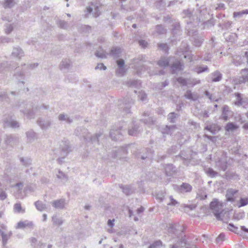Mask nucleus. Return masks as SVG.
Instances as JSON below:
<instances>
[{
  "label": "nucleus",
  "mask_w": 248,
  "mask_h": 248,
  "mask_svg": "<svg viewBox=\"0 0 248 248\" xmlns=\"http://www.w3.org/2000/svg\"><path fill=\"white\" fill-rule=\"evenodd\" d=\"M172 58H173L171 57H170L169 58L161 57L159 60L157 62V64L160 67H167L169 65V63L170 62L171 59Z\"/></svg>",
  "instance_id": "25"
},
{
  "label": "nucleus",
  "mask_w": 248,
  "mask_h": 248,
  "mask_svg": "<svg viewBox=\"0 0 248 248\" xmlns=\"http://www.w3.org/2000/svg\"><path fill=\"white\" fill-rule=\"evenodd\" d=\"M168 232L170 234H174L178 239L175 244L171 245L170 248H183L187 244L186 235L182 231H179L177 228V225L169 224Z\"/></svg>",
  "instance_id": "3"
},
{
  "label": "nucleus",
  "mask_w": 248,
  "mask_h": 248,
  "mask_svg": "<svg viewBox=\"0 0 248 248\" xmlns=\"http://www.w3.org/2000/svg\"><path fill=\"white\" fill-rule=\"evenodd\" d=\"M72 66V62L68 59L63 60L60 65L62 70L68 71Z\"/></svg>",
  "instance_id": "23"
},
{
  "label": "nucleus",
  "mask_w": 248,
  "mask_h": 248,
  "mask_svg": "<svg viewBox=\"0 0 248 248\" xmlns=\"http://www.w3.org/2000/svg\"><path fill=\"white\" fill-rule=\"evenodd\" d=\"M138 97L142 101H145L147 100V96L144 92L141 91L139 92Z\"/></svg>",
  "instance_id": "62"
},
{
  "label": "nucleus",
  "mask_w": 248,
  "mask_h": 248,
  "mask_svg": "<svg viewBox=\"0 0 248 248\" xmlns=\"http://www.w3.org/2000/svg\"><path fill=\"white\" fill-rule=\"evenodd\" d=\"M16 3L15 0H5L3 3V7L5 8H11L13 7Z\"/></svg>",
  "instance_id": "45"
},
{
  "label": "nucleus",
  "mask_w": 248,
  "mask_h": 248,
  "mask_svg": "<svg viewBox=\"0 0 248 248\" xmlns=\"http://www.w3.org/2000/svg\"><path fill=\"white\" fill-rule=\"evenodd\" d=\"M232 111L230 109L229 106L227 105L223 106L221 114L222 119L224 121H227L229 119V117L232 115Z\"/></svg>",
  "instance_id": "26"
},
{
  "label": "nucleus",
  "mask_w": 248,
  "mask_h": 248,
  "mask_svg": "<svg viewBox=\"0 0 248 248\" xmlns=\"http://www.w3.org/2000/svg\"><path fill=\"white\" fill-rule=\"evenodd\" d=\"M124 193L126 195H129L135 192V188L131 185L124 186L122 184L119 185Z\"/></svg>",
  "instance_id": "21"
},
{
  "label": "nucleus",
  "mask_w": 248,
  "mask_h": 248,
  "mask_svg": "<svg viewBox=\"0 0 248 248\" xmlns=\"http://www.w3.org/2000/svg\"><path fill=\"white\" fill-rule=\"evenodd\" d=\"M34 224L32 221L26 220L24 221H20L17 224L16 227V229H33Z\"/></svg>",
  "instance_id": "12"
},
{
  "label": "nucleus",
  "mask_w": 248,
  "mask_h": 248,
  "mask_svg": "<svg viewBox=\"0 0 248 248\" xmlns=\"http://www.w3.org/2000/svg\"><path fill=\"white\" fill-rule=\"evenodd\" d=\"M201 83V80L199 79L195 78H188V85L194 86L196 85L199 84Z\"/></svg>",
  "instance_id": "48"
},
{
  "label": "nucleus",
  "mask_w": 248,
  "mask_h": 248,
  "mask_svg": "<svg viewBox=\"0 0 248 248\" xmlns=\"http://www.w3.org/2000/svg\"><path fill=\"white\" fill-rule=\"evenodd\" d=\"M178 117V115L175 112H171L168 115V121L171 123H174L176 122V118Z\"/></svg>",
  "instance_id": "44"
},
{
  "label": "nucleus",
  "mask_w": 248,
  "mask_h": 248,
  "mask_svg": "<svg viewBox=\"0 0 248 248\" xmlns=\"http://www.w3.org/2000/svg\"><path fill=\"white\" fill-rule=\"evenodd\" d=\"M248 81V69H244L241 71V75L237 79L239 84L245 83Z\"/></svg>",
  "instance_id": "15"
},
{
  "label": "nucleus",
  "mask_w": 248,
  "mask_h": 248,
  "mask_svg": "<svg viewBox=\"0 0 248 248\" xmlns=\"http://www.w3.org/2000/svg\"><path fill=\"white\" fill-rule=\"evenodd\" d=\"M211 77V81L213 82H216L220 81L222 78V74L218 71L216 70L210 74Z\"/></svg>",
  "instance_id": "27"
},
{
  "label": "nucleus",
  "mask_w": 248,
  "mask_h": 248,
  "mask_svg": "<svg viewBox=\"0 0 248 248\" xmlns=\"http://www.w3.org/2000/svg\"><path fill=\"white\" fill-rule=\"evenodd\" d=\"M210 208L213 211L216 218L218 220H222L221 215L222 214V206L219 204L217 200L214 199L210 204Z\"/></svg>",
  "instance_id": "8"
},
{
  "label": "nucleus",
  "mask_w": 248,
  "mask_h": 248,
  "mask_svg": "<svg viewBox=\"0 0 248 248\" xmlns=\"http://www.w3.org/2000/svg\"><path fill=\"white\" fill-rule=\"evenodd\" d=\"M37 124L41 129L46 130L51 126L52 124V121L50 119L39 118L37 121Z\"/></svg>",
  "instance_id": "11"
},
{
  "label": "nucleus",
  "mask_w": 248,
  "mask_h": 248,
  "mask_svg": "<svg viewBox=\"0 0 248 248\" xmlns=\"http://www.w3.org/2000/svg\"><path fill=\"white\" fill-rule=\"evenodd\" d=\"M217 165L219 168L220 170L223 171H225L227 169V163L226 161L219 160L217 163Z\"/></svg>",
  "instance_id": "50"
},
{
  "label": "nucleus",
  "mask_w": 248,
  "mask_h": 248,
  "mask_svg": "<svg viewBox=\"0 0 248 248\" xmlns=\"http://www.w3.org/2000/svg\"><path fill=\"white\" fill-rule=\"evenodd\" d=\"M182 15L183 18L189 19V20H186L188 24L193 22L198 24L203 21L207 18L209 13L205 5H203L199 7V5L197 4L196 9L195 11L191 12L188 9L184 10Z\"/></svg>",
  "instance_id": "1"
},
{
  "label": "nucleus",
  "mask_w": 248,
  "mask_h": 248,
  "mask_svg": "<svg viewBox=\"0 0 248 248\" xmlns=\"http://www.w3.org/2000/svg\"><path fill=\"white\" fill-rule=\"evenodd\" d=\"M12 234V233L11 232H10L7 233H2V235L1 236V237H2V244L3 245H5L7 244L8 240L10 238Z\"/></svg>",
  "instance_id": "43"
},
{
  "label": "nucleus",
  "mask_w": 248,
  "mask_h": 248,
  "mask_svg": "<svg viewBox=\"0 0 248 248\" xmlns=\"http://www.w3.org/2000/svg\"><path fill=\"white\" fill-rule=\"evenodd\" d=\"M52 220L53 224L55 225L60 226L62 225L63 223L62 219L61 218L58 217L56 215H54L52 217Z\"/></svg>",
  "instance_id": "46"
},
{
  "label": "nucleus",
  "mask_w": 248,
  "mask_h": 248,
  "mask_svg": "<svg viewBox=\"0 0 248 248\" xmlns=\"http://www.w3.org/2000/svg\"><path fill=\"white\" fill-rule=\"evenodd\" d=\"M172 31L174 34H177L180 31V25L178 21L174 20L172 25Z\"/></svg>",
  "instance_id": "35"
},
{
  "label": "nucleus",
  "mask_w": 248,
  "mask_h": 248,
  "mask_svg": "<svg viewBox=\"0 0 248 248\" xmlns=\"http://www.w3.org/2000/svg\"><path fill=\"white\" fill-rule=\"evenodd\" d=\"M192 189V186L188 183H183L178 186L177 190L181 193L190 192Z\"/></svg>",
  "instance_id": "18"
},
{
  "label": "nucleus",
  "mask_w": 248,
  "mask_h": 248,
  "mask_svg": "<svg viewBox=\"0 0 248 248\" xmlns=\"http://www.w3.org/2000/svg\"><path fill=\"white\" fill-rule=\"evenodd\" d=\"M238 191L232 188H230L227 191V199L229 201H232V197L237 193Z\"/></svg>",
  "instance_id": "34"
},
{
  "label": "nucleus",
  "mask_w": 248,
  "mask_h": 248,
  "mask_svg": "<svg viewBox=\"0 0 248 248\" xmlns=\"http://www.w3.org/2000/svg\"><path fill=\"white\" fill-rule=\"evenodd\" d=\"M194 71L199 74L203 72L208 73L209 72V69L207 66H197L194 69Z\"/></svg>",
  "instance_id": "36"
},
{
  "label": "nucleus",
  "mask_w": 248,
  "mask_h": 248,
  "mask_svg": "<svg viewBox=\"0 0 248 248\" xmlns=\"http://www.w3.org/2000/svg\"><path fill=\"white\" fill-rule=\"evenodd\" d=\"M235 96L237 97V101L235 103L236 105L241 106L243 104L242 98L241 94L237 93H235Z\"/></svg>",
  "instance_id": "64"
},
{
  "label": "nucleus",
  "mask_w": 248,
  "mask_h": 248,
  "mask_svg": "<svg viewBox=\"0 0 248 248\" xmlns=\"http://www.w3.org/2000/svg\"><path fill=\"white\" fill-rule=\"evenodd\" d=\"M126 70L124 67L119 68L116 70V72L117 75L122 77L126 73Z\"/></svg>",
  "instance_id": "61"
},
{
  "label": "nucleus",
  "mask_w": 248,
  "mask_h": 248,
  "mask_svg": "<svg viewBox=\"0 0 248 248\" xmlns=\"http://www.w3.org/2000/svg\"><path fill=\"white\" fill-rule=\"evenodd\" d=\"M74 132L77 136L82 137L86 142L94 144V146L99 144V138L102 135V133H99L91 136L87 129L81 127L76 128Z\"/></svg>",
  "instance_id": "4"
},
{
  "label": "nucleus",
  "mask_w": 248,
  "mask_h": 248,
  "mask_svg": "<svg viewBox=\"0 0 248 248\" xmlns=\"http://www.w3.org/2000/svg\"><path fill=\"white\" fill-rule=\"evenodd\" d=\"M34 205L37 209L40 211H44L46 208V205L40 201L35 202Z\"/></svg>",
  "instance_id": "40"
},
{
  "label": "nucleus",
  "mask_w": 248,
  "mask_h": 248,
  "mask_svg": "<svg viewBox=\"0 0 248 248\" xmlns=\"http://www.w3.org/2000/svg\"><path fill=\"white\" fill-rule=\"evenodd\" d=\"M58 120L61 122H65L70 124L73 122V119L68 114L64 113H60L58 116Z\"/></svg>",
  "instance_id": "22"
},
{
  "label": "nucleus",
  "mask_w": 248,
  "mask_h": 248,
  "mask_svg": "<svg viewBox=\"0 0 248 248\" xmlns=\"http://www.w3.org/2000/svg\"><path fill=\"white\" fill-rule=\"evenodd\" d=\"M238 128V126L233 123L230 122L228 123L225 126V130L230 132L233 131Z\"/></svg>",
  "instance_id": "37"
},
{
  "label": "nucleus",
  "mask_w": 248,
  "mask_h": 248,
  "mask_svg": "<svg viewBox=\"0 0 248 248\" xmlns=\"http://www.w3.org/2000/svg\"><path fill=\"white\" fill-rule=\"evenodd\" d=\"M184 96L187 99L196 101L198 98V95L197 93H193L190 90H187L185 93Z\"/></svg>",
  "instance_id": "29"
},
{
  "label": "nucleus",
  "mask_w": 248,
  "mask_h": 248,
  "mask_svg": "<svg viewBox=\"0 0 248 248\" xmlns=\"http://www.w3.org/2000/svg\"><path fill=\"white\" fill-rule=\"evenodd\" d=\"M56 175L58 179H61L64 183L68 180L67 176L60 170H58V173Z\"/></svg>",
  "instance_id": "41"
},
{
  "label": "nucleus",
  "mask_w": 248,
  "mask_h": 248,
  "mask_svg": "<svg viewBox=\"0 0 248 248\" xmlns=\"http://www.w3.org/2000/svg\"><path fill=\"white\" fill-rule=\"evenodd\" d=\"M166 175L171 176L177 171L176 168L172 164H167L164 167Z\"/></svg>",
  "instance_id": "13"
},
{
  "label": "nucleus",
  "mask_w": 248,
  "mask_h": 248,
  "mask_svg": "<svg viewBox=\"0 0 248 248\" xmlns=\"http://www.w3.org/2000/svg\"><path fill=\"white\" fill-rule=\"evenodd\" d=\"M13 39L7 37H0V43H8L10 42H13Z\"/></svg>",
  "instance_id": "59"
},
{
  "label": "nucleus",
  "mask_w": 248,
  "mask_h": 248,
  "mask_svg": "<svg viewBox=\"0 0 248 248\" xmlns=\"http://www.w3.org/2000/svg\"><path fill=\"white\" fill-rule=\"evenodd\" d=\"M16 78L18 79V83L24 85V81L23 80L24 79V74L23 72H17L15 75Z\"/></svg>",
  "instance_id": "39"
},
{
  "label": "nucleus",
  "mask_w": 248,
  "mask_h": 248,
  "mask_svg": "<svg viewBox=\"0 0 248 248\" xmlns=\"http://www.w3.org/2000/svg\"><path fill=\"white\" fill-rule=\"evenodd\" d=\"M121 52V49L120 47H113L111 48L109 54L114 58H118L120 56Z\"/></svg>",
  "instance_id": "30"
},
{
  "label": "nucleus",
  "mask_w": 248,
  "mask_h": 248,
  "mask_svg": "<svg viewBox=\"0 0 248 248\" xmlns=\"http://www.w3.org/2000/svg\"><path fill=\"white\" fill-rule=\"evenodd\" d=\"M49 109V106L44 104L40 105H32L29 103L26 105L25 110H20L29 119H34L37 115H40L45 113V111Z\"/></svg>",
  "instance_id": "2"
},
{
  "label": "nucleus",
  "mask_w": 248,
  "mask_h": 248,
  "mask_svg": "<svg viewBox=\"0 0 248 248\" xmlns=\"http://www.w3.org/2000/svg\"><path fill=\"white\" fill-rule=\"evenodd\" d=\"M203 39L201 36L194 35L192 36V41L193 45L197 47L201 46L203 42Z\"/></svg>",
  "instance_id": "33"
},
{
  "label": "nucleus",
  "mask_w": 248,
  "mask_h": 248,
  "mask_svg": "<svg viewBox=\"0 0 248 248\" xmlns=\"http://www.w3.org/2000/svg\"><path fill=\"white\" fill-rule=\"evenodd\" d=\"M248 204V198H241L239 200V207L245 206Z\"/></svg>",
  "instance_id": "57"
},
{
  "label": "nucleus",
  "mask_w": 248,
  "mask_h": 248,
  "mask_svg": "<svg viewBox=\"0 0 248 248\" xmlns=\"http://www.w3.org/2000/svg\"><path fill=\"white\" fill-rule=\"evenodd\" d=\"M3 124L5 127H10L13 128H16L19 127V124L17 121L13 120L12 118L4 119Z\"/></svg>",
  "instance_id": "14"
},
{
  "label": "nucleus",
  "mask_w": 248,
  "mask_h": 248,
  "mask_svg": "<svg viewBox=\"0 0 248 248\" xmlns=\"http://www.w3.org/2000/svg\"><path fill=\"white\" fill-rule=\"evenodd\" d=\"M57 24L59 27L63 29H66L68 27L67 22L64 20H60L57 21Z\"/></svg>",
  "instance_id": "53"
},
{
  "label": "nucleus",
  "mask_w": 248,
  "mask_h": 248,
  "mask_svg": "<svg viewBox=\"0 0 248 248\" xmlns=\"http://www.w3.org/2000/svg\"><path fill=\"white\" fill-rule=\"evenodd\" d=\"M162 245V242L160 240H157L151 244L149 246V248H161Z\"/></svg>",
  "instance_id": "54"
},
{
  "label": "nucleus",
  "mask_w": 248,
  "mask_h": 248,
  "mask_svg": "<svg viewBox=\"0 0 248 248\" xmlns=\"http://www.w3.org/2000/svg\"><path fill=\"white\" fill-rule=\"evenodd\" d=\"M141 121L143 122L145 124L150 125L154 124L155 120L152 117H148L147 118L141 120Z\"/></svg>",
  "instance_id": "56"
},
{
  "label": "nucleus",
  "mask_w": 248,
  "mask_h": 248,
  "mask_svg": "<svg viewBox=\"0 0 248 248\" xmlns=\"http://www.w3.org/2000/svg\"><path fill=\"white\" fill-rule=\"evenodd\" d=\"M139 84V81L138 80H130L128 81L126 83V85L129 87H137L138 86Z\"/></svg>",
  "instance_id": "55"
},
{
  "label": "nucleus",
  "mask_w": 248,
  "mask_h": 248,
  "mask_svg": "<svg viewBox=\"0 0 248 248\" xmlns=\"http://www.w3.org/2000/svg\"><path fill=\"white\" fill-rule=\"evenodd\" d=\"M126 146H122L117 150H114L112 152V157L114 158H119L121 159L125 158V156L127 154Z\"/></svg>",
  "instance_id": "10"
},
{
  "label": "nucleus",
  "mask_w": 248,
  "mask_h": 248,
  "mask_svg": "<svg viewBox=\"0 0 248 248\" xmlns=\"http://www.w3.org/2000/svg\"><path fill=\"white\" fill-rule=\"evenodd\" d=\"M176 127L175 125H165L161 128V131L163 134H170L172 135L176 129Z\"/></svg>",
  "instance_id": "24"
},
{
  "label": "nucleus",
  "mask_w": 248,
  "mask_h": 248,
  "mask_svg": "<svg viewBox=\"0 0 248 248\" xmlns=\"http://www.w3.org/2000/svg\"><path fill=\"white\" fill-rule=\"evenodd\" d=\"M95 55L98 58H106L107 57L106 52L101 48L96 51Z\"/></svg>",
  "instance_id": "47"
},
{
  "label": "nucleus",
  "mask_w": 248,
  "mask_h": 248,
  "mask_svg": "<svg viewBox=\"0 0 248 248\" xmlns=\"http://www.w3.org/2000/svg\"><path fill=\"white\" fill-rule=\"evenodd\" d=\"M204 29H209L213 27L215 25V20L214 19H210L203 23Z\"/></svg>",
  "instance_id": "42"
},
{
  "label": "nucleus",
  "mask_w": 248,
  "mask_h": 248,
  "mask_svg": "<svg viewBox=\"0 0 248 248\" xmlns=\"http://www.w3.org/2000/svg\"><path fill=\"white\" fill-rule=\"evenodd\" d=\"M205 129L210 131L213 134H215L219 130V127L216 124L207 125L205 127Z\"/></svg>",
  "instance_id": "32"
},
{
  "label": "nucleus",
  "mask_w": 248,
  "mask_h": 248,
  "mask_svg": "<svg viewBox=\"0 0 248 248\" xmlns=\"http://www.w3.org/2000/svg\"><path fill=\"white\" fill-rule=\"evenodd\" d=\"M27 140L30 142H32L37 139V135L31 129L26 133Z\"/></svg>",
  "instance_id": "28"
},
{
  "label": "nucleus",
  "mask_w": 248,
  "mask_h": 248,
  "mask_svg": "<svg viewBox=\"0 0 248 248\" xmlns=\"http://www.w3.org/2000/svg\"><path fill=\"white\" fill-rule=\"evenodd\" d=\"M177 82L182 86H186L188 85V78H185L183 77L177 78Z\"/></svg>",
  "instance_id": "52"
},
{
  "label": "nucleus",
  "mask_w": 248,
  "mask_h": 248,
  "mask_svg": "<svg viewBox=\"0 0 248 248\" xmlns=\"http://www.w3.org/2000/svg\"><path fill=\"white\" fill-rule=\"evenodd\" d=\"M52 206L56 209H62L66 204L65 200L61 199L55 200L51 202Z\"/></svg>",
  "instance_id": "20"
},
{
  "label": "nucleus",
  "mask_w": 248,
  "mask_h": 248,
  "mask_svg": "<svg viewBox=\"0 0 248 248\" xmlns=\"http://www.w3.org/2000/svg\"><path fill=\"white\" fill-rule=\"evenodd\" d=\"M19 160L22 164L25 167H28L31 165L32 162L31 158L28 157H20Z\"/></svg>",
  "instance_id": "38"
},
{
  "label": "nucleus",
  "mask_w": 248,
  "mask_h": 248,
  "mask_svg": "<svg viewBox=\"0 0 248 248\" xmlns=\"http://www.w3.org/2000/svg\"><path fill=\"white\" fill-rule=\"evenodd\" d=\"M14 29V27L12 24H7L4 29L5 33L7 34H10Z\"/></svg>",
  "instance_id": "60"
},
{
  "label": "nucleus",
  "mask_w": 248,
  "mask_h": 248,
  "mask_svg": "<svg viewBox=\"0 0 248 248\" xmlns=\"http://www.w3.org/2000/svg\"><path fill=\"white\" fill-rule=\"evenodd\" d=\"M140 131L139 126L133 122L131 127L128 130V133L130 136H137L140 132Z\"/></svg>",
  "instance_id": "19"
},
{
  "label": "nucleus",
  "mask_w": 248,
  "mask_h": 248,
  "mask_svg": "<svg viewBox=\"0 0 248 248\" xmlns=\"http://www.w3.org/2000/svg\"><path fill=\"white\" fill-rule=\"evenodd\" d=\"M167 32V30L162 25H158L155 26V32L153 33L154 35L157 34H164Z\"/></svg>",
  "instance_id": "31"
},
{
  "label": "nucleus",
  "mask_w": 248,
  "mask_h": 248,
  "mask_svg": "<svg viewBox=\"0 0 248 248\" xmlns=\"http://www.w3.org/2000/svg\"><path fill=\"white\" fill-rule=\"evenodd\" d=\"M123 126L119 125L116 128L110 130L109 135L111 139L115 141L121 140L123 134L125 133V129H123Z\"/></svg>",
  "instance_id": "9"
},
{
  "label": "nucleus",
  "mask_w": 248,
  "mask_h": 248,
  "mask_svg": "<svg viewBox=\"0 0 248 248\" xmlns=\"http://www.w3.org/2000/svg\"><path fill=\"white\" fill-rule=\"evenodd\" d=\"M202 58V61H210L212 58V54L210 52H206Z\"/></svg>",
  "instance_id": "63"
},
{
  "label": "nucleus",
  "mask_w": 248,
  "mask_h": 248,
  "mask_svg": "<svg viewBox=\"0 0 248 248\" xmlns=\"http://www.w3.org/2000/svg\"><path fill=\"white\" fill-rule=\"evenodd\" d=\"M184 65L180 61L174 62L170 65L172 73L175 74L177 71H180L183 69Z\"/></svg>",
  "instance_id": "17"
},
{
  "label": "nucleus",
  "mask_w": 248,
  "mask_h": 248,
  "mask_svg": "<svg viewBox=\"0 0 248 248\" xmlns=\"http://www.w3.org/2000/svg\"><path fill=\"white\" fill-rule=\"evenodd\" d=\"M206 172L209 176L212 178L215 177L218 174L217 172L214 170L213 169L211 168H208Z\"/></svg>",
  "instance_id": "51"
},
{
  "label": "nucleus",
  "mask_w": 248,
  "mask_h": 248,
  "mask_svg": "<svg viewBox=\"0 0 248 248\" xmlns=\"http://www.w3.org/2000/svg\"><path fill=\"white\" fill-rule=\"evenodd\" d=\"M12 56L17 59H20L24 56V52L20 47H14L12 52Z\"/></svg>",
  "instance_id": "16"
},
{
  "label": "nucleus",
  "mask_w": 248,
  "mask_h": 248,
  "mask_svg": "<svg viewBox=\"0 0 248 248\" xmlns=\"http://www.w3.org/2000/svg\"><path fill=\"white\" fill-rule=\"evenodd\" d=\"M145 61V56L144 55L139 56L132 60V68L137 75L140 76L146 70V67L143 64V62Z\"/></svg>",
  "instance_id": "6"
},
{
  "label": "nucleus",
  "mask_w": 248,
  "mask_h": 248,
  "mask_svg": "<svg viewBox=\"0 0 248 248\" xmlns=\"http://www.w3.org/2000/svg\"><path fill=\"white\" fill-rule=\"evenodd\" d=\"M119 104V108L122 111L123 116L125 114H129L130 113V108L131 105L134 104V101L133 99L129 97L124 98L123 100H120Z\"/></svg>",
  "instance_id": "7"
},
{
  "label": "nucleus",
  "mask_w": 248,
  "mask_h": 248,
  "mask_svg": "<svg viewBox=\"0 0 248 248\" xmlns=\"http://www.w3.org/2000/svg\"><path fill=\"white\" fill-rule=\"evenodd\" d=\"M248 14V10H245L240 12H234L233 13V16L235 17H240L243 15Z\"/></svg>",
  "instance_id": "58"
},
{
  "label": "nucleus",
  "mask_w": 248,
  "mask_h": 248,
  "mask_svg": "<svg viewBox=\"0 0 248 248\" xmlns=\"http://www.w3.org/2000/svg\"><path fill=\"white\" fill-rule=\"evenodd\" d=\"M158 47L163 50L165 53H168L169 47L166 43H159L157 45Z\"/></svg>",
  "instance_id": "49"
},
{
  "label": "nucleus",
  "mask_w": 248,
  "mask_h": 248,
  "mask_svg": "<svg viewBox=\"0 0 248 248\" xmlns=\"http://www.w3.org/2000/svg\"><path fill=\"white\" fill-rule=\"evenodd\" d=\"M71 151L69 141L67 140H63L60 145V150L56 149L53 150L54 154L56 156H59L57 161L61 165L64 162V159L68 154Z\"/></svg>",
  "instance_id": "5"
}]
</instances>
